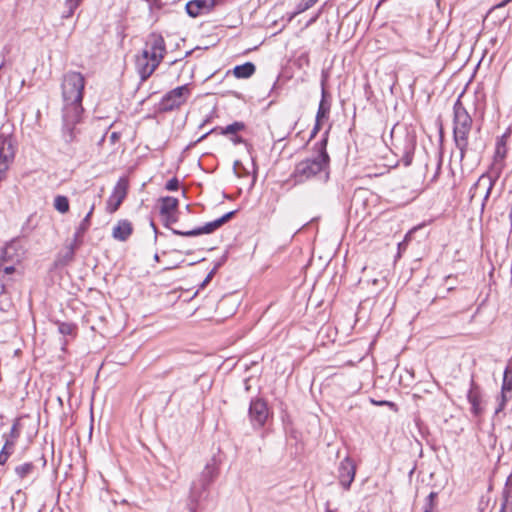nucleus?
<instances>
[{"instance_id":"obj_33","label":"nucleus","mask_w":512,"mask_h":512,"mask_svg":"<svg viewBox=\"0 0 512 512\" xmlns=\"http://www.w3.org/2000/svg\"><path fill=\"white\" fill-rule=\"evenodd\" d=\"M161 216L163 217L166 226L169 225L170 223H175L177 221V217L175 216L174 213L161 214Z\"/></svg>"},{"instance_id":"obj_24","label":"nucleus","mask_w":512,"mask_h":512,"mask_svg":"<svg viewBox=\"0 0 512 512\" xmlns=\"http://www.w3.org/2000/svg\"><path fill=\"white\" fill-rule=\"evenodd\" d=\"M54 208L64 214L69 211V201L66 196L58 195L54 199Z\"/></svg>"},{"instance_id":"obj_12","label":"nucleus","mask_w":512,"mask_h":512,"mask_svg":"<svg viewBox=\"0 0 512 512\" xmlns=\"http://www.w3.org/2000/svg\"><path fill=\"white\" fill-rule=\"evenodd\" d=\"M495 180L488 175H482L479 177L477 182L471 188V200H473L477 196H483V203L487 201L490 196V193L493 189ZM484 206V204H482Z\"/></svg>"},{"instance_id":"obj_15","label":"nucleus","mask_w":512,"mask_h":512,"mask_svg":"<svg viewBox=\"0 0 512 512\" xmlns=\"http://www.w3.org/2000/svg\"><path fill=\"white\" fill-rule=\"evenodd\" d=\"M94 208H95V205L92 204L89 212L83 218V220L81 221V223L79 224V226L76 229V232L74 234V242L70 246V251H69L70 258H72L75 248L80 245L81 238L83 237V235L86 233V231L89 229V227L91 225V217H92Z\"/></svg>"},{"instance_id":"obj_13","label":"nucleus","mask_w":512,"mask_h":512,"mask_svg":"<svg viewBox=\"0 0 512 512\" xmlns=\"http://www.w3.org/2000/svg\"><path fill=\"white\" fill-rule=\"evenodd\" d=\"M216 0H191L186 4V12L195 18L209 13L215 6Z\"/></svg>"},{"instance_id":"obj_36","label":"nucleus","mask_w":512,"mask_h":512,"mask_svg":"<svg viewBox=\"0 0 512 512\" xmlns=\"http://www.w3.org/2000/svg\"><path fill=\"white\" fill-rule=\"evenodd\" d=\"M377 405H388V406H394V403L389 401H381V402H374Z\"/></svg>"},{"instance_id":"obj_7","label":"nucleus","mask_w":512,"mask_h":512,"mask_svg":"<svg viewBox=\"0 0 512 512\" xmlns=\"http://www.w3.org/2000/svg\"><path fill=\"white\" fill-rule=\"evenodd\" d=\"M234 214H235V211L228 212L225 215H223L222 217H220L212 222L206 223L202 227H198V228H195V229H192L189 231H180L177 229H172V232L175 235H180V236H185V237H193V236H198L201 234H210V233L214 232L215 230H217L218 228H220L227 221H229L233 217Z\"/></svg>"},{"instance_id":"obj_27","label":"nucleus","mask_w":512,"mask_h":512,"mask_svg":"<svg viewBox=\"0 0 512 512\" xmlns=\"http://www.w3.org/2000/svg\"><path fill=\"white\" fill-rule=\"evenodd\" d=\"M437 496H438L437 492H431L427 496L423 512H433V510L436 506Z\"/></svg>"},{"instance_id":"obj_14","label":"nucleus","mask_w":512,"mask_h":512,"mask_svg":"<svg viewBox=\"0 0 512 512\" xmlns=\"http://www.w3.org/2000/svg\"><path fill=\"white\" fill-rule=\"evenodd\" d=\"M22 256L23 249L20 245V242L13 240L4 247L0 259L3 262H11L17 264L21 261Z\"/></svg>"},{"instance_id":"obj_26","label":"nucleus","mask_w":512,"mask_h":512,"mask_svg":"<svg viewBox=\"0 0 512 512\" xmlns=\"http://www.w3.org/2000/svg\"><path fill=\"white\" fill-rule=\"evenodd\" d=\"M15 264L11 262H3L0 259V279H3L6 275H10L15 271Z\"/></svg>"},{"instance_id":"obj_11","label":"nucleus","mask_w":512,"mask_h":512,"mask_svg":"<svg viewBox=\"0 0 512 512\" xmlns=\"http://www.w3.org/2000/svg\"><path fill=\"white\" fill-rule=\"evenodd\" d=\"M19 436L20 431L17 423L13 424L8 434L3 435L5 443L0 451V465H4L9 457L14 453Z\"/></svg>"},{"instance_id":"obj_4","label":"nucleus","mask_w":512,"mask_h":512,"mask_svg":"<svg viewBox=\"0 0 512 512\" xmlns=\"http://www.w3.org/2000/svg\"><path fill=\"white\" fill-rule=\"evenodd\" d=\"M453 111V138L462 160L468 151V137L473 120L459 99L455 102Z\"/></svg>"},{"instance_id":"obj_10","label":"nucleus","mask_w":512,"mask_h":512,"mask_svg":"<svg viewBox=\"0 0 512 512\" xmlns=\"http://www.w3.org/2000/svg\"><path fill=\"white\" fill-rule=\"evenodd\" d=\"M356 474V465L350 457H345L338 467V479L340 485L348 490L354 481Z\"/></svg>"},{"instance_id":"obj_28","label":"nucleus","mask_w":512,"mask_h":512,"mask_svg":"<svg viewBox=\"0 0 512 512\" xmlns=\"http://www.w3.org/2000/svg\"><path fill=\"white\" fill-rule=\"evenodd\" d=\"M58 330L62 335H74L76 326L72 323L62 322L59 323Z\"/></svg>"},{"instance_id":"obj_30","label":"nucleus","mask_w":512,"mask_h":512,"mask_svg":"<svg viewBox=\"0 0 512 512\" xmlns=\"http://www.w3.org/2000/svg\"><path fill=\"white\" fill-rule=\"evenodd\" d=\"M243 128H244V124L243 123H241V122H234V123L226 126L223 129L222 133L225 134V135L236 134L237 132H239Z\"/></svg>"},{"instance_id":"obj_22","label":"nucleus","mask_w":512,"mask_h":512,"mask_svg":"<svg viewBox=\"0 0 512 512\" xmlns=\"http://www.w3.org/2000/svg\"><path fill=\"white\" fill-rule=\"evenodd\" d=\"M178 207V200L174 197H164L161 199V214L175 213Z\"/></svg>"},{"instance_id":"obj_38","label":"nucleus","mask_w":512,"mask_h":512,"mask_svg":"<svg viewBox=\"0 0 512 512\" xmlns=\"http://www.w3.org/2000/svg\"><path fill=\"white\" fill-rule=\"evenodd\" d=\"M509 218H510L511 226H512V210H511V212H510Z\"/></svg>"},{"instance_id":"obj_23","label":"nucleus","mask_w":512,"mask_h":512,"mask_svg":"<svg viewBox=\"0 0 512 512\" xmlns=\"http://www.w3.org/2000/svg\"><path fill=\"white\" fill-rule=\"evenodd\" d=\"M506 153H507L506 144L503 139H499L496 143V149H495V154H494L495 164L502 163L506 157Z\"/></svg>"},{"instance_id":"obj_1","label":"nucleus","mask_w":512,"mask_h":512,"mask_svg":"<svg viewBox=\"0 0 512 512\" xmlns=\"http://www.w3.org/2000/svg\"><path fill=\"white\" fill-rule=\"evenodd\" d=\"M86 80L83 74L77 71L66 72L61 81V95L63 99V126L62 137L66 143L77 141L83 113V94Z\"/></svg>"},{"instance_id":"obj_39","label":"nucleus","mask_w":512,"mask_h":512,"mask_svg":"<svg viewBox=\"0 0 512 512\" xmlns=\"http://www.w3.org/2000/svg\"><path fill=\"white\" fill-rule=\"evenodd\" d=\"M155 260H157V261L159 260L158 254L155 255Z\"/></svg>"},{"instance_id":"obj_37","label":"nucleus","mask_w":512,"mask_h":512,"mask_svg":"<svg viewBox=\"0 0 512 512\" xmlns=\"http://www.w3.org/2000/svg\"><path fill=\"white\" fill-rule=\"evenodd\" d=\"M500 512H506L505 511V504L502 505V508H501Z\"/></svg>"},{"instance_id":"obj_8","label":"nucleus","mask_w":512,"mask_h":512,"mask_svg":"<svg viewBox=\"0 0 512 512\" xmlns=\"http://www.w3.org/2000/svg\"><path fill=\"white\" fill-rule=\"evenodd\" d=\"M269 416L267 403L263 399H253L250 402L249 418L254 428H261Z\"/></svg>"},{"instance_id":"obj_20","label":"nucleus","mask_w":512,"mask_h":512,"mask_svg":"<svg viewBox=\"0 0 512 512\" xmlns=\"http://www.w3.org/2000/svg\"><path fill=\"white\" fill-rule=\"evenodd\" d=\"M218 476V468L216 466V463L214 460H211L209 463L206 464L203 471L199 475L198 479L203 482V485L206 484L210 486L214 480Z\"/></svg>"},{"instance_id":"obj_3","label":"nucleus","mask_w":512,"mask_h":512,"mask_svg":"<svg viewBox=\"0 0 512 512\" xmlns=\"http://www.w3.org/2000/svg\"><path fill=\"white\" fill-rule=\"evenodd\" d=\"M166 53L164 38L152 33L148 36L145 46L136 56L135 66L142 81H146L157 69Z\"/></svg>"},{"instance_id":"obj_40","label":"nucleus","mask_w":512,"mask_h":512,"mask_svg":"<svg viewBox=\"0 0 512 512\" xmlns=\"http://www.w3.org/2000/svg\"><path fill=\"white\" fill-rule=\"evenodd\" d=\"M316 0H311V4H313Z\"/></svg>"},{"instance_id":"obj_32","label":"nucleus","mask_w":512,"mask_h":512,"mask_svg":"<svg viewBox=\"0 0 512 512\" xmlns=\"http://www.w3.org/2000/svg\"><path fill=\"white\" fill-rule=\"evenodd\" d=\"M178 186H179V182L176 178H172L170 179L167 183H166V189L169 190V191H175L178 189Z\"/></svg>"},{"instance_id":"obj_35","label":"nucleus","mask_w":512,"mask_h":512,"mask_svg":"<svg viewBox=\"0 0 512 512\" xmlns=\"http://www.w3.org/2000/svg\"><path fill=\"white\" fill-rule=\"evenodd\" d=\"M416 230V228H414L413 230L409 231L406 236H405V239L402 243L399 244V247H401L402 245H404L406 242H408L410 239H411V236H412V233Z\"/></svg>"},{"instance_id":"obj_2","label":"nucleus","mask_w":512,"mask_h":512,"mask_svg":"<svg viewBox=\"0 0 512 512\" xmlns=\"http://www.w3.org/2000/svg\"><path fill=\"white\" fill-rule=\"evenodd\" d=\"M316 154L303 159L295 166L291 178L294 184H302L306 181L316 179L327 183L330 178V157L326 151V140L315 144Z\"/></svg>"},{"instance_id":"obj_17","label":"nucleus","mask_w":512,"mask_h":512,"mask_svg":"<svg viewBox=\"0 0 512 512\" xmlns=\"http://www.w3.org/2000/svg\"><path fill=\"white\" fill-rule=\"evenodd\" d=\"M467 398L471 405V412L474 416L481 415L483 412L481 391L474 383L471 385Z\"/></svg>"},{"instance_id":"obj_21","label":"nucleus","mask_w":512,"mask_h":512,"mask_svg":"<svg viewBox=\"0 0 512 512\" xmlns=\"http://www.w3.org/2000/svg\"><path fill=\"white\" fill-rule=\"evenodd\" d=\"M256 67L251 62L237 65L233 69V74L238 79H247L255 73Z\"/></svg>"},{"instance_id":"obj_34","label":"nucleus","mask_w":512,"mask_h":512,"mask_svg":"<svg viewBox=\"0 0 512 512\" xmlns=\"http://www.w3.org/2000/svg\"><path fill=\"white\" fill-rule=\"evenodd\" d=\"M508 393H504L501 391V399H500V403H499V406L497 407L496 409V413H499L500 411L503 410L506 402L508 401V396H507Z\"/></svg>"},{"instance_id":"obj_31","label":"nucleus","mask_w":512,"mask_h":512,"mask_svg":"<svg viewBox=\"0 0 512 512\" xmlns=\"http://www.w3.org/2000/svg\"><path fill=\"white\" fill-rule=\"evenodd\" d=\"M509 369L507 368L504 372L503 383L501 391L504 393H510L512 391V379H509Z\"/></svg>"},{"instance_id":"obj_18","label":"nucleus","mask_w":512,"mask_h":512,"mask_svg":"<svg viewBox=\"0 0 512 512\" xmlns=\"http://www.w3.org/2000/svg\"><path fill=\"white\" fill-rule=\"evenodd\" d=\"M133 232V226L128 220H120L114 226L112 236L118 241H126Z\"/></svg>"},{"instance_id":"obj_16","label":"nucleus","mask_w":512,"mask_h":512,"mask_svg":"<svg viewBox=\"0 0 512 512\" xmlns=\"http://www.w3.org/2000/svg\"><path fill=\"white\" fill-rule=\"evenodd\" d=\"M209 486L201 482L199 479H196L193 481L191 488H190V504L189 509L190 512L196 511V506L198 505L199 501L202 499L203 494L208 490Z\"/></svg>"},{"instance_id":"obj_41","label":"nucleus","mask_w":512,"mask_h":512,"mask_svg":"<svg viewBox=\"0 0 512 512\" xmlns=\"http://www.w3.org/2000/svg\"><path fill=\"white\" fill-rule=\"evenodd\" d=\"M2 68V65L0 66V69Z\"/></svg>"},{"instance_id":"obj_29","label":"nucleus","mask_w":512,"mask_h":512,"mask_svg":"<svg viewBox=\"0 0 512 512\" xmlns=\"http://www.w3.org/2000/svg\"><path fill=\"white\" fill-rule=\"evenodd\" d=\"M81 2L82 0H66L65 5L67 8V12L63 15V17H71Z\"/></svg>"},{"instance_id":"obj_5","label":"nucleus","mask_w":512,"mask_h":512,"mask_svg":"<svg viewBox=\"0 0 512 512\" xmlns=\"http://www.w3.org/2000/svg\"><path fill=\"white\" fill-rule=\"evenodd\" d=\"M190 94L191 91L188 85L179 86L169 91L163 96L160 102V110L171 111L179 108L187 101Z\"/></svg>"},{"instance_id":"obj_6","label":"nucleus","mask_w":512,"mask_h":512,"mask_svg":"<svg viewBox=\"0 0 512 512\" xmlns=\"http://www.w3.org/2000/svg\"><path fill=\"white\" fill-rule=\"evenodd\" d=\"M15 156V146L10 135L0 134V183Z\"/></svg>"},{"instance_id":"obj_9","label":"nucleus","mask_w":512,"mask_h":512,"mask_svg":"<svg viewBox=\"0 0 512 512\" xmlns=\"http://www.w3.org/2000/svg\"><path fill=\"white\" fill-rule=\"evenodd\" d=\"M128 182L124 178H120L115 185L112 194L107 200L106 210L109 213H114L118 210L119 206L127 195Z\"/></svg>"},{"instance_id":"obj_19","label":"nucleus","mask_w":512,"mask_h":512,"mask_svg":"<svg viewBox=\"0 0 512 512\" xmlns=\"http://www.w3.org/2000/svg\"><path fill=\"white\" fill-rule=\"evenodd\" d=\"M330 112V103L326 100V92L325 89H322V99L320 101L317 115H316V124L314 127V133L320 130L321 124L324 120L328 118Z\"/></svg>"},{"instance_id":"obj_25","label":"nucleus","mask_w":512,"mask_h":512,"mask_svg":"<svg viewBox=\"0 0 512 512\" xmlns=\"http://www.w3.org/2000/svg\"><path fill=\"white\" fill-rule=\"evenodd\" d=\"M34 468H35V466L33 465V463H31V462L24 463V464L18 465L15 468V473L17 474V476L20 479H24L25 477L29 476L33 472Z\"/></svg>"}]
</instances>
